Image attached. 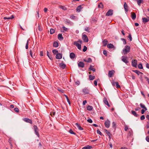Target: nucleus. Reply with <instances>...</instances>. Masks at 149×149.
<instances>
[{"label": "nucleus", "instance_id": "9", "mask_svg": "<svg viewBox=\"0 0 149 149\" xmlns=\"http://www.w3.org/2000/svg\"><path fill=\"white\" fill-rule=\"evenodd\" d=\"M104 125L107 128H109L110 126V122L109 120H107L104 123Z\"/></svg>", "mask_w": 149, "mask_h": 149}, {"label": "nucleus", "instance_id": "6", "mask_svg": "<svg viewBox=\"0 0 149 149\" xmlns=\"http://www.w3.org/2000/svg\"><path fill=\"white\" fill-rule=\"evenodd\" d=\"M137 61L136 59H133L132 61V65L134 67H136L137 64Z\"/></svg>", "mask_w": 149, "mask_h": 149}, {"label": "nucleus", "instance_id": "51", "mask_svg": "<svg viewBox=\"0 0 149 149\" xmlns=\"http://www.w3.org/2000/svg\"><path fill=\"white\" fill-rule=\"evenodd\" d=\"M87 50V47L85 46H84V48L83 49V51L84 52H85Z\"/></svg>", "mask_w": 149, "mask_h": 149}, {"label": "nucleus", "instance_id": "10", "mask_svg": "<svg viewBox=\"0 0 149 149\" xmlns=\"http://www.w3.org/2000/svg\"><path fill=\"white\" fill-rule=\"evenodd\" d=\"M124 8L125 9V10L126 13L128 12L129 9L128 7L127 6V4L126 2H125L124 3Z\"/></svg>", "mask_w": 149, "mask_h": 149}, {"label": "nucleus", "instance_id": "47", "mask_svg": "<svg viewBox=\"0 0 149 149\" xmlns=\"http://www.w3.org/2000/svg\"><path fill=\"white\" fill-rule=\"evenodd\" d=\"M62 28L63 29V31L62 32H64L65 31H66L68 30V29L64 26H63Z\"/></svg>", "mask_w": 149, "mask_h": 149}, {"label": "nucleus", "instance_id": "55", "mask_svg": "<svg viewBox=\"0 0 149 149\" xmlns=\"http://www.w3.org/2000/svg\"><path fill=\"white\" fill-rule=\"evenodd\" d=\"M97 134H99L100 135H102V134L101 132L99 130H97Z\"/></svg>", "mask_w": 149, "mask_h": 149}, {"label": "nucleus", "instance_id": "49", "mask_svg": "<svg viewBox=\"0 0 149 149\" xmlns=\"http://www.w3.org/2000/svg\"><path fill=\"white\" fill-rule=\"evenodd\" d=\"M69 132L71 134H74V135L76 134L71 129H70L69 130Z\"/></svg>", "mask_w": 149, "mask_h": 149}, {"label": "nucleus", "instance_id": "21", "mask_svg": "<svg viewBox=\"0 0 149 149\" xmlns=\"http://www.w3.org/2000/svg\"><path fill=\"white\" fill-rule=\"evenodd\" d=\"M70 56L71 58L74 59L75 57V54L74 53L72 52L70 53Z\"/></svg>", "mask_w": 149, "mask_h": 149}, {"label": "nucleus", "instance_id": "12", "mask_svg": "<svg viewBox=\"0 0 149 149\" xmlns=\"http://www.w3.org/2000/svg\"><path fill=\"white\" fill-rule=\"evenodd\" d=\"M103 102L108 107H110V105L109 104L107 100V99L106 97H104L103 99Z\"/></svg>", "mask_w": 149, "mask_h": 149}, {"label": "nucleus", "instance_id": "30", "mask_svg": "<svg viewBox=\"0 0 149 149\" xmlns=\"http://www.w3.org/2000/svg\"><path fill=\"white\" fill-rule=\"evenodd\" d=\"M93 66H92L91 65L89 68V70H91L94 72H95V68H93Z\"/></svg>", "mask_w": 149, "mask_h": 149}, {"label": "nucleus", "instance_id": "44", "mask_svg": "<svg viewBox=\"0 0 149 149\" xmlns=\"http://www.w3.org/2000/svg\"><path fill=\"white\" fill-rule=\"evenodd\" d=\"M138 67L139 69H142L143 68L142 65L141 63H139L138 65Z\"/></svg>", "mask_w": 149, "mask_h": 149}, {"label": "nucleus", "instance_id": "36", "mask_svg": "<svg viewBox=\"0 0 149 149\" xmlns=\"http://www.w3.org/2000/svg\"><path fill=\"white\" fill-rule=\"evenodd\" d=\"M132 114L135 117H137L138 115L137 114L136 112L133 110H132L131 111Z\"/></svg>", "mask_w": 149, "mask_h": 149}, {"label": "nucleus", "instance_id": "16", "mask_svg": "<svg viewBox=\"0 0 149 149\" xmlns=\"http://www.w3.org/2000/svg\"><path fill=\"white\" fill-rule=\"evenodd\" d=\"M75 125L77 127L78 129L80 130H83L84 129L80 125L77 123H75Z\"/></svg>", "mask_w": 149, "mask_h": 149}, {"label": "nucleus", "instance_id": "62", "mask_svg": "<svg viewBox=\"0 0 149 149\" xmlns=\"http://www.w3.org/2000/svg\"><path fill=\"white\" fill-rule=\"evenodd\" d=\"M146 139L147 142H149V136H147L146 138Z\"/></svg>", "mask_w": 149, "mask_h": 149}, {"label": "nucleus", "instance_id": "61", "mask_svg": "<svg viewBox=\"0 0 149 149\" xmlns=\"http://www.w3.org/2000/svg\"><path fill=\"white\" fill-rule=\"evenodd\" d=\"M128 38L130 39V41L132 40V36L130 34L128 36Z\"/></svg>", "mask_w": 149, "mask_h": 149}, {"label": "nucleus", "instance_id": "31", "mask_svg": "<svg viewBox=\"0 0 149 149\" xmlns=\"http://www.w3.org/2000/svg\"><path fill=\"white\" fill-rule=\"evenodd\" d=\"M137 2L138 5L140 6L141 3H143V0H137Z\"/></svg>", "mask_w": 149, "mask_h": 149}, {"label": "nucleus", "instance_id": "1", "mask_svg": "<svg viewBox=\"0 0 149 149\" xmlns=\"http://www.w3.org/2000/svg\"><path fill=\"white\" fill-rule=\"evenodd\" d=\"M82 40H79L77 41L74 42L73 44L76 46L79 50H80L81 48V44H82Z\"/></svg>", "mask_w": 149, "mask_h": 149}, {"label": "nucleus", "instance_id": "27", "mask_svg": "<svg viewBox=\"0 0 149 149\" xmlns=\"http://www.w3.org/2000/svg\"><path fill=\"white\" fill-rule=\"evenodd\" d=\"M84 61L87 62H91L92 61V59L90 58H88L87 59H84Z\"/></svg>", "mask_w": 149, "mask_h": 149}, {"label": "nucleus", "instance_id": "33", "mask_svg": "<svg viewBox=\"0 0 149 149\" xmlns=\"http://www.w3.org/2000/svg\"><path fill=\"white\" fill-rule=\"evenodd\" d=\"M29 53H30V55H31V56L32 58H36V56H35V55L34 54V55L33 56V52H32V50H30Z\"/></svg>", "mask_w": 149, "mask_h": 149}, {"label": "nucleus", "instance_id": "46", "mask_svg": "<svg viewBox=\"0 0 149 149\" xmlns=\"http://www.w3.org/2000/svg\"><path fill=\"white\" fill-rule=\"evenodd\" d=\"M52 52L54 54H58V51L56 49H54L52 50Z\"/></svg>", "mask_w": 149, "mask_h": 149}, {"label": "nucleus", "instance_id": "50", "mask_svg": "<svg viewBox=\"0 0 149 149\" xmlns=\"http://www.w3.org/2000/svg\"><path fill=\"white\" fill-rule=\"evenodd\" d=\"M65 22L66 23H68V24H70L71 23L70 21L68 19H66L65 20Z\"/></svg>", "mask_w": 149, "mask_h": 149}, {"label": "nucleus", "instance_id": "4", "mask_svg": "<svg viewBox=\"0 0 149 149\" xmlns=\"http://www.w3.org/2000/svg\"><path fill=\"white\" fill-rule=\"evenodd\" d=\"M23 121L26 122V123H29L31 124H32L33 123L32 120L28 118H24L23 119Z\"/></svg>", "mask_w": 149, "mask_h": 149}, {"label": "nucleus", "instance_id": "29", "mask_svg": "<svg viewBox=\"0 0 149 149\" xmlns=\"http://www.w3.org/2000/svg\"><path fill=\"white\" fill-rule=\"evenodd\" d=\"M92 148V146H89V145H88L87 146H85V147H83L82 148V149H90Z\"/></svg>", "mask_w": 149, "mask_h": 149}, {"label": "nucleus", "instance_id": "39", "mask_svg": "<svg viewBox=\"0 0 149 149\" xmlns=\"http://www.w3.org/2000/svg\"><path fill=\"white\" fill-rule=\"evenodd\" d=\"M103 5L102 2H100L98 5V8H103Z\"/></svg>", "mask_w": 149, "mask_h": 149}, {"label": "nucleus", "instance_id": "63", "mask_svg": "<svg viewBox=\"0 0 149 149\" xmlns=\"http://www.w3.org/2000/svg\"><path fill=\"white\" fill-rule=\"evenodd\" d=\"M61 8L63 10H66V8L64 6H61Z\"/></svg>", "mask_w": 149, "mask_h": 149}, {"label": "nucleus", "instance_id": "58", "mask_svg": "<svg viewBox=\"0 0 149 149\" xmlns=\"http://www.w3.org/2000/svg\"><path fill=\"white\" fill-rule=\"evenodd\" d=\"M75 83L76 85H79L80 84V82L79 81L77 80L75 81Z\"/></svg>", "mask_w": 149, "mask_h": 149}, {"label": "nucleus", "instance_id": "64", "mask_svg": "<svg viewBox=\"0 0 149 149\" xmlns=\"http://www.w3.org/2000/svg\"><path fill=\"white\" fill-rule=\"evenodd\" d=\"M75 16L73 15H71L70 17V18L72 19H75Z\"/></svg>", "mask_w": 149, "mask_h": 149}, {"label": "nucleus", "instance_id": "42", "mask_svg": "<svg viewBox=\"0 0 149 149\" xmlns=\"http://www.w3.org/2000/svg\"><path fill=\"white\" fill-rule=\"evenodd\" d=\"M115 83L117 88H120V86L119 85L118 83V82H115Z\"/></svg>", "mask_w": 149, "mask_h": 149}, {"label": "nucleus", "instance_id": "45", "mask_svg": "<svg viewBox=\"0 0 149 149\" xmlns=\"http://www.w3.org/2000/svg\"><path fill=\"white\" fill-rule=\"evenodd\" d=\"M129 129L130 128H129L128 126L126 125H125L124 130L125 131H127V130L129 131Z\"/></svg>", "mask_w": 149, "mask_h": 149}, {"label": "nucleus", "instance_id": "19", "mask_svg": "<svg viewBox=\"0 0 149 149\" xmlns=\"http://www.w3.org/2000/svg\"><path fill=\"white\" fill-rule=\"evenodd\" d=\"M82 8L83 7H81V5H80L76 9V11H77L79 12L81 11Z\"/></svg>", "mask_w": 149, "mask_h": 149}, {"label": "nucleus", "instance_id": "15", "mask_svg": "<svg viewBox=\"0 0 149 149\" xmlns=\"http://www.w3.org/2000/svg\"><path fill=\"white\" fill-rule=\"evenodd\" d=\"M142 19L143 20V22L144 23H146L149 21V17H148L147 18L145 17L142 18Z\"/></svg>", "mask_w": 149, "mask_h": 149}, {"label": "nucleus", "instance_id": "38", "mask_svg": "<svg viewBox=\"0 0 149 149\" xmlns=\"http://www.w3.org/2000/svg\"><path fill=\"white\" fill-rule=\"evenodd\" d=\"M89 78L90 80H93L95 78V76L91 75H90L89 76Z\"/></svg>", "mask_w": 149, "mask_h": 149}, {"label": "nucleus", "instance_id": "20", "mask_svg": "<svg viewBox=\"0 0 149 149\" xmlns=\"http://www.w3.org/2000/svg\"><path fill=\"white\" fill-rule=\"evenodd\" d=\"M107 47L109 49H112L114 48V47L113 45L111 43L108 44L107 45Z\"/></svg>", "mask_w": 149, "mask_h": 149}, {"label": "nucleus", "instance_id": "32", "mask_svg": "<svg viewBox=\"0 0 149 149\" xmlns=\"http://www.w3.org/2000/svg\"><path fill=\"white\" fill-rule=\"evenodd\" d=\"M93 109V107L92 106L88 105L87 107V109L88 111H91Z\"/></svg>", "mask_w": 149, "mask_h": 149}, {"label": "nucleus", "instance_id": "41", "mask_svg": "<svg viewBox=\"0 0 149 149\" xmlns=\"http://www.w3.org/2000/svg\"><path fill=\"white\" fill-rule=\"evenodd\" d=\"M55 112L53 110L50 112V115L53 117L55 115Z\"/></svg>", "mask_w": 149, "mask_h": 149}, {"label": "nucleus", "instance_id": "11", "mask_svg": "<svg viewBox=\"0 0 149 149\" xmlns=\"http://www.w3.org/2000/svg\"><path fill=\"white\" fill-rule=\"evenodd\" d=\"M82 91L84 94H88L89 93V89L88 88H85L83 89Z\"/></svg>", "mask_w": 149, "mask_h": 149}, {"label": "nucleus", "instance_id": "25", "mask_svg": "<svg viewBox=\"0 0 149 149\" xmlns=\"http://www.w3.org/2000/svg\"><path fill=\"white\" fill-rule=\"evenodd\" d=\"M128 131L129 132L128 133V136H130L132 134V130L131 129H129V131Z\"/></svg>", "mask_w": 149, "mask_h": 149}, {"label": "nucleus", "instance_id": "17", "mask_svg": "<svg viewBox=\"0 0 149 149\" xmlns=\"http://www.w3.org/2000/svg\"><path fill=\"white\" fill-rule=\"evenodd\" d=\"M84 63L82 62H79V63H78L79 67L83 68L84 67Z\"/></svg>", "mask_w": 149, "mask_h": 149}, {"label": "nucleus", "instance_id": "40", "mask_svg": "<svg viewBox=\"0 0 149 149\" xmlns=\"http://www.w3.org/2000/svg\"><path fill=\"white\" fill-rule=\"evenodd\" d=\"M30 41V40L29 39L27 41V42L26 44V46H25V48L26 49H27L28 48V43H29V42Z\"/></svg>", "mask_w": 149, "mask_h": 149}, {"label": "nucleus", "instance_id": "54", "mask_svg": "<svg viewBox=\"0 0 149 149\" xmlns=\"http://www.w3.org/2000/svg\"><path fill=\"white\" fill-rule=\"evenodd\" d=\"M84 30L85 31H86L88 32H89V28L88 27H86L85 29H84Z\"/></svg>", "mask_w": 149, "mask_h": 149}, {"label": "nucleus", "instance_id": "48", "mask_svg": "<svg viewBox=\"0 0 149 149\" xmlns=\"http://www.w3.org/2000/svg\"><path fill=\"white\" fill-rule=\"evenodd\" d=\"M55 32V30L54 29H51L50 30V33L51 34H53Z\"/></svg>", "mask_w": 149, "mask_h": 149}, {"label": "nucleus", "instance_id": "23", "mask_svg": "<svg viewBox=\"0 0 149 149\" xmlns=\"http://www.w3.org/2000/svg\"><path fill=\"white\" fill-rule=\"evenodd\" d=\"M108 42V41L106 39L102 41L103 46H106L107 45Z\"/></svg>", "mask_w": 149, "mask_h": 149}, {"label": "nucleus", "instance_id": "35", "mask_svg": "<svg viewBox=\"0 0 149 149\" xmlns=\"http://www.w3.org/2000/svg\"><path fill=\"white\" fill-rule=\"evenodd\" d=\"M140 105L141 108H143L144 109H145V111H146L147 110L146 108L145 107V106L143 104L141 103L140 104Z\"/></svg>", "mask_w": 149, "mask_h": 149}, {"label": "nucleus", "instance_id": "53", "mask_svg": "<svg viewBox=\"0 0 149 149\" xmlns=\"http://www.w3.org/2000/svg\"><path fill=\"white\" fill-rule=\"evenodd\" d=\"M103 54L106 56H107V52L106 50H104L103 51Z\"/></svg>", "mask_w": 149, "mask_h": 149}, {"label": "nucleus", "instance_id": "2", "mask_svg": "<svg viewBox=\"0 0 149 149\" xmlns=\"http://www.w3.org/2000/svg\"><path fill=\"white\" fill-rule=\"evenodd\" d=\"M130 47L128 45H126L123 50V53L126 54L130 51Z\"/></svg>", "mask_w": 149, "mask_h": 149}, {"label": "nucleus", "instance_id": "43", "mask_svg": "<svg viewBox=\"0 0 149 149\" xmlns=\"http://www.w3.org/2000/svg\"><path fill=\"white\" fill-rule=\"evenodd\" d=\"M13 18H14V17L12 15V16H11L10 17H3V19H12Z\"/></svg>", "mask_w": 149, "mask_h": 149}, {"label": "nucleus", "instance_id": "18", "mask_svg": "<svg viewBox=\"0 0 149 149\" xmlns=\"http://www.w3.org/2000/svg\"><path fill=\"white\" fill-rule=\"evenodd\" d=\"M59 66L61 68H62L63 69H64L65 68L66 65L65 64L63 63H61L59 64Z\"/></svg>", "mask_w": 149, "mask_h": 149}, {"label": "nucleus", "instance_id": "57", "mask_svg": "<svg viewBox=\"0 0 149 149\" xmlns=\"http://www.w3.org/2000/svg\"><path fill=\"white\" fill-rule=\"evenodd\" d=\"M145 118V117L144 115L142 116L141 117V120H143Z\"/></svg>", "mask_w": 149, "mask_h": 149}, {"label": "nucleus", "instance_id": "52", "mask_svg": "<svg viewBox=\"0 0 149 149\" xmlns=\"http://www.w3.org/2000/svg\"><path fill=\"white\" fill-rule=\"evenodd\" d=\"M122 41H123V44L125 45L126 43V40L124 38H122Z\"/></svg>", "mask_w": 149, "mask_h": 149}, {"label": "nucleus", "instance_id": "28", "mask_svg": "<svg viewBox=\"0 0 149 149\" xmlns=\"http://www.w3.org/2000/svg\"><path fill=\"white\" fill-rule=\"evenodd\" d=\"M131 17L133 19H135L136 18V15L134 13H132L131 14Z\"/></svg>", "mask_w": 149, "mask_h": 149}, {"label": "nucleus", "instance_id": "3", "mask_svg": "<svg viewBox=\"0 0 149 149\" xmlns=\"http://www.w3.org/2000/svg\"><path fill=\"white\" fill-rule=\"evenodd\" d=\"M33 129L35 132V134L39 137V134L38 133V129L36 125H34L33 126Z\"/></svg>", "mask_w": 149, "mask_h": 149}, {"label": "nucleus", "instance_id": "60", "mask_svg": "<svg viewBox=\"0 0 149 149\" xmlns=\"http://www.w3.org/2000/svg\"><path fill=\"white\" fill-rule=\"evenodd\" d=\"M14 110L15 112H19V110L17 108H15L14 109Z\"/></svg>", "mask_w": 149, "mask_h": 149}, {"label": "nucleus", "instance_id": "34", "mask_svg": "<svg viewBox=\"0 0 149 149\" xmlns=\"http://www.w3.org/2000/svg\"><path fill=\"white\" fill-rule=\"evenodd\" d=\"M58 46V42L55 41L53 43V46L55 47H57Z\"/></svg>", "mask_w": 149, "mask_h": 149}, {"label": "nucleus", "instance_id": "13", "mask_svg": "<svg viewBox=\"0 0 149 149\" xmlns=\"http://www.w3.org/2000/svg\"><path fill=\"white\" fill-rule=\"evenodd\" d=\"M114 71L113 70L109 71L108 73V76L109 77H111L113 76V74L114 72Z\"/></svg>", "mask_w": 149, "mask_h": 149}, {"label": "nucleus", "instance_id": "5", "mask_svg": "<svg viewBox=\"0 0 149 149\" xmlns=\"http://www.w3.org/2000/svg\"><path fill=\"white\" fill-rule=\"evenodd\" d=\"M82 39L84 41L86 42H87L88 41V38L86 34H83L82 35Z\"/></svg>", "mask_w": 149, "mask_h": 149}, {"label": "nucleus", "instance_id": "8", "mask_svg": "<svg viewBox=\"0 0 149 149\" xmlns=\"http://www.w3.org/2000/svg\"><path fill=\"white\" fill-rule=\"evenodd\" d=\"M113 14V10L111 9L109 10L106 14V15L107 16H110L112 15Z\"/></svg>", "mask_w": 149, "mask_h": 149}, {"label": "nucleus", "instance_id": "7", "mask_svg": "<svg viewBox=\"0 0 149 149\" xmlns=\"http://www.w3.org/2000/svg\"><path fill=\"white\" fill-rule=\"evenodd\" d=\"M122 61L127 65V63H129L127 60V56H123Z\"/></svg>", "mask_w": 149, "mask_h": 149}, {"label": "nucleus", "instance_id": "59", "mask_svg": "<svg viewBox=\"0 0 149 149\" xmlns=\"http://www.w3.org/2000/svg\"><path fill=\"white\" fill-rule=\"evenodd\" d=\"M97 80H95L94 81V84L95 86H97Z\"/></svg>", "mask_w": 149, "mask_h": 149}, {"label": "nucleus", "instance_id": "56", "mask_svg": "<svg viewBox=\"0 0 149 149\" xmlns=\"http://www.w3.org/2000/svg\"><path fill=\"white\" fill-rule=\"evenodd\" d=\"M87 121L90 123H92L93 122L91 118H89L87 120Z\"/></svg>", "mask_w": 149, "mask_h": 149}, {"label": "nucleus", "instance_id": "37", "mask_svg": "<svg viewBox=\"0 0 149 149\" xmlns=\"http://www.w3.org/2000/svg\"><path fill=\"white\" fill-rule=\"evenodd\" d=\"M133 71L135 72V73H136L138 75H140L141 74H142V73L137 70H134Z\"/></svg>", "mask_w": 149, "mask_h": 149}, {"label": "nucleus", "instance_id": "22", "mask_svg": "<svg viewBox=\"0 0 149 149\" xmlns=\"http://www.w3.org/2000/svg\"><path fill=\"white\" fill-rule=\"evenodd\" d=\"M104 131L107 134H108V135L109 136V138L110 139L111 138L110 136H111V134L110 132L106 129H104Z\"/></svg>", "mask_w": 149, "mask_h": 149}, {"label": "nucleus", "instance_id": "14", "mask_svg": "<svg viewBox=\"0 0 149 149\" xmlns=\"http://www.w3.org/2000/svg\"><path fill=\"white\" fill-rule=\"evenodd\" d=\"M62 58V54L60 53H58L56 54V58L57 59H60Z\"/></svg>", "mask_w": 149, "mask_h": 149}, {"label": "nucleus", "instance_id": "24", "mask_svg": "<svg viewBox=\"0 0 149 149\" xmlns=\"http://www.w3.org/2000/svg\"><path fill=\"white\" fill-rule=\"evenodd\" d=\"M63 39V38L62 36V35L61 34H59L58 35V39L59 40H62Z\"/></svg>", "mask_w": 149, "mask_h": 149}, {"label": "nucleus", "instance_id": "26", "mask_svg": "<svg viewBox=\"0 0 149 149\" xmlns=\"http://www.w3.org/2000/svg\"><path fill=\"white\" fill-rule=\"evenodd\" d=\"M47 55L48 56V57L51 60H52L53 59V57L52 56H51L50 55V54H49V53L48 52V51H47Z\"/></svg>", "mask_w": 149, "mask_h": 149}]
</instances>
